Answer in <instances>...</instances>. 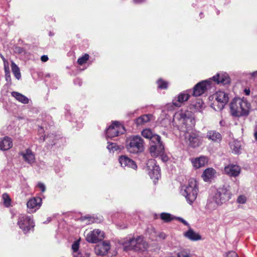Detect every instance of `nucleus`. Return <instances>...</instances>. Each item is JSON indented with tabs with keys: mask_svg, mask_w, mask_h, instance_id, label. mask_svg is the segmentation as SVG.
I'll return each mask as SVG.
<instances>
[{
	"mask_svg": "<svg viewBox=\"0 0 257 257\" xmlns=\"http://www.w3.org/2000/svg\"><path fill=\"white\" fill-rule=\"evenodd\" d=\"M173 123L186 133L185 139L190 147L197 148L202 144L203 137L199 132L193 130L195 120L190 112L183 110L177 112L174 115Z\"/></svg>",
	"mask_w": 257,
	"mask_h": 257,
	"instance_id": "obj_1",
	"label": "nucleus"
},
{
	"mask_svg": "<svg viewBox=\"0 0 257 257\" xmlns=\"http://www.w3.org/2000/svg\"><path fill=\"white\" fill-rule=\"evenodd\" d=\"M230 109L234 116H246L251 110V105L246 98H234L230 103Z\"/></svg>",
	"mask_w": 257,
	"mask_h": 257,
	"instance_id": "obj_2",
	"label": "nucleus"
},
{
	"mask_svg": "<svg viewBox=\"0 0 257 257\" xmlns=\"http://www.w3.org/2000/svg\"><path fill=\"white\" fill-rule=\"evenodd\" d=\"M180 192L189 204H192L196 200L198 192L196 180L194 178L190 179L186 184L181 186Z\"/></svg>",
	"mask_w": 257,
	"mask_h": 257,
	"instance_id": "obj_3",
	"label": "nucleus"
},
{
	"mask_svg": "<svg viewBox=\"0 0 257 257\" xmlns=\"http://www.w3.org/2000/svg\"><path fill=\"white\" fill-rule=\"evenodd\" d=\"M124 250L133 249L136 251H144L147 248L148 244L142 236L137 238H128L123 243Z\"/></svg>",
	"mask_w": 257,
	"mask_h": 257,
	"instance_id": "obj_4",
	"label": "nucleus"
},
{
	"mask_svg": "<svg viewBox=\"0 0 257 257\" xmlns=\"http://www.w3.org/2000/svg\"><path fill=\"white\" fill-rule=\"evenodd\" d=\"M127 151L133 154H137L144 151V141L138 136H133L128 140L126 145Z\"/></svg>",
	"mask_w": 257,
	"mask_h": 257,
	"instance_id": "obj_5",
	"label": "nucleus"
},
{
	"mask_svg": "<svg viewBox=\"0 0 257 257\" xmlns=\"http://www.w3.org/2000/svg\"><path fill=\"white\" fill-rule=\"evenodd\" d=\"M151 146L150 152L152 156L157 157L163 153L164 148L161 137L156 134H153L150 139Z\"/></svg>",
	"mask_w": 257,
	"mask_h": 257,
	"instance_id": "obj_6",
	"label": "nucleus"
},
{
	"mask_svg": "<svg viewBox=\"0 0 257 257\" xmlns=\"http://www.w3.org/2000/svg\"><path fill=\"white\" fill-rule=\"evenodd\" d=\"M18 224L25 233H28L34 227L33 220L31 217L25 214L19 215Z\"/></svg>",
	"mask_w": 257,
	"mask_h": 257,
	"instance_id": "obj_7",
	"label": "nucleus"
},
{
	"mask_svg": "<svg viewBox=\"0 0 257 257\" xmlns=\"http://www.w3.org/2000/svg\"><path fill=\"white\" fill-rule=\"evenodd\" d=\"M125 132L124 126L117 121L113 122L106 130L107 138H113L122 134Z\"/></svg>",
	"mask_w": 257,
	"mask_h": 257,
	"instance_id": "obj_8",
	"label": "nucleus"
},
{
	"mask_svg": "<svg viewBox=\"0 0 257 257\" xmlns=\"http://www.w3.org/2000/svg\"><path fill=\"white\" fill-rule=\"evenodd\" d=\"M148 174L151 178L154 180H158L161 176L160 168L156 165V162L154 159L149 160L147 163Z\"/></svg>",
	"mask_w": 257,
	"mask_h": 257,
	"instance_id": "obj_9",
	"label": "nucleus"
},
{
	"mask_svg": "<svg viewBox=\"0 0 257 257\" xmlns=\"http://www.w3.org/2000/svg\"><path fill=\"white\" fill-rule=\"evenodd\" d=\"M214 196L217 200V202L222 205L231 198V193L227 187H223L217 190Z\"/></svg>",
	"mask_w": 257,
	"mask_h": 257,
	"instance_id": "obj_10",
	"label": "nucleus"
},
{
	"mask_svg": "<svg viewBox=\"0 0 257 257\" xmlns=\"http://www.w3.org/2000/svg\"><path fill=\"white\" fill-rule=\"evenodd\" d=\"M211 79L202 81L197 83L194 87L193 95L194 96H200L204 93L207 89L211 88Z\"/></svg>",
	"mask_w": 257,
	"mask_h": 257,
	"instance_id": "obj_11",
	"label": "nucleus"
},
{
	"mask_svg": "<svg viewBox=\"0 0 257 257\" xmlns=\"http://www.w3.org/2000/svg\"><path fill=\"white\" fill-rule=\"evenodd\" d=\"M213 98L215 99L218 103L217 108L215 109L216 110H222L229 100L228 94L222 91L216 92L213 95Z\"/></svg>",
	"mask_w": 257,
	"mask_h": 257,
	"instance_id": "obj_12",
	"label": "nucleus"
},
{
	"mask_svg": "<svg viewBox=\"0 0 257 257\" xmlns=\"http://www.w3.org/2000/svg\"><path fill=\"white\" fill-rule=\"evenodd\" d=\"M104 237V232L98 229L90 231L86 235V240L90 243H96L102 240Z\"/></svg>",
	"mask_w": 257,
	"mask_h": 257,
	"instance_id": "obj_13",
	"label": "nucleus"
},
{
	"mask_svg": "<svg viewBox=\"0 0 257 257\" xmlns=\"http://www.w3.org/2000/svg\"><path fill=\"white\" fill-rule=\"evenodd\" d=\"M42 204V199L40 197H34L30 199L27 202L29 212H34L39 209Z\"/></svg>",
	"mask_w": 257,
	"mask_h": 257,
	"instance_id": "obj_14",
	"label": "nucleus"
},
{
	"mask_svg": "<svg viewBox=\"0 0 257 257\" xmlns=\"http://www.w3.org/2000/svg\"><path fill=\"white\" fill-rule=\"evenodd\" d=\"M19 155L22 157L23 160L28 164L32 165L36 161L34 153L29 149L19 153Z\"/></svg>",
	"mask_w": 257,
	"mask_h": 257,
	"instance_id": "obj_15",
	"label": "nucleus"
},
{
	"mask_svg": "<svg viewBox=\"0 0 257 257\" xmlns=\"http://www.w3.org/2000/svg\"><path fill=\"white\" fill-rule=\"evenodd\" d=\"M110 248L109 242L104 241L102 243L98 244L95 247L94 251L97 255H104L108 253Z\"/></svg>",
	"mask_w": 257,
	"mask_h": 257,
	"instance_id": "obj_16",
	"label": "nucleus"
},
{
	"mask_svg": "<svg viewBox=\"0 0 257 257\" xmlns=\"http://www.w3.org/2000/svg\"><path fill=\"white\" fill-rule=\"evenodd\" d=\"M210 79L211 80H213L217 84H222L223 85L228 84L230 82V78L228 75L225 72L218 73Z\"/></svg>",
	"mask_w": 257,
	"mask_h": 257,
	"instance_id": "obj_17",
	"label": "nucleus"
},
{
	"mask_svg": "<svg viewBox=\"0 0 257 257\" xmlns=\"http://www.w3.org/2000/svg\"><path fill=\"white\" fill-rule=\"evenodd\" d=\"M193 167L195 169H199L204 167L208 163L207 157L202 156L199 157L193 158L190 159Z\"/></svg>",
	"mask_w": 257,
	"mask_h": 257,
	"instance_id": "obj_18",
	"label": "nucleus"
},
{
	"mask_svg": "<svg viewBox=\"0 0 257 257\" xmlns=\"http://www.w3.org/2000/svg\"><path fill=\"white\" fill-rule=\"evenodd\" d=\"M224 173L230 177H236L240 173V168L239 166L229 164L224 168Z\"/></svg>",
	"mask_w": 257,
	"mask_h": 257,
	"instance_id": "obj_19",
	"label": "nucleus"
},
{
	"mask_svg": "<svg viewBox=\"0 0 257 257\" xmlns=\"http://www.w3.org/2000/svg\"><path fill=\"white\" fill-rule=\"evenodd\" d=\"M119 162L122 167L131 168L136 169L137 166L135 162L126 156H121L119 158Z\"/></svg>",
	"mask_w": 257,
	"mask_h": 257,
	"instance_id": "obj_20",
	"label": "nucleus"
},
{
	"mask_svg": "<svg viewBox=\"0 0 257 257\" xmlns=\"http://www.w3.org/2000/svg\"><path fill=\"white\" fill-rule=\"evenodd\" d=\"M189 97L190 95L187 91L181 92L173 100V105L177 107H180L184 102L188 100Z\"/></svg>",
	"mask_w": 257,
	"mask_h": 257,
	"instance_id": "obj_21",
	"label": "nucleus"
},
{
	"mask_svg": "<svg viewBox=\"0 0 257 257\" xmlns=\"http://www.w3.org/2000/svg\"><path fill=\"white\" fill-rule=\"evenodd\" d=\"M13 147V142L11 138L5 137L0 139V150L7 151Z\"/></svg>",
	"mask_w": 257,
	"mask_h": 257,
	"instance_id": "obj_22",
	"label": "nucleus"
},
{
	"mask_svg": "<svg viewBox=\"0 0 257 257\" xmlns=\"http://www.w3.org/2000/svg\"><path fill=\"white\" fill-rule=\"evenodd\" d=\"M184 236L192 241H197L201 239V237L199 234L195 232L191 228H189L187 231L184 233Z\"/></svg>",
	"mask_w": 257,
	"mask_h": 257,
	"instance_id": "obj_23",
	"label": "nucleus"
},
{
	"mask_svg": "<svg viewBox=\"0 0 257 257\" xmlns=\"http://www.w3.org/2000/svg\"><path fill=\"white\" fill-rule=\"evenodd\" d=\"M215 174L216 171L214 169L208 168L204 171L202 177L205 182H208L215 177Z\"/></svg>",
	"mask_w": 257,
	"mask_h": 257,
	"instance_id": "obj_24",
	"label": "nucleus"
},
{
	"mask_svg": "<svg viewBox=\"0 0 257 257\" xmlns=\"http://www.w3.org/2000/svg\"><path fill=\"white\" fill-rule=\"evenodd\" d=\"M217 200L216 199L215 197L213 196L208 198L207 203L206 204V208L210 211L215 210L218 205H221L220 203L217 202Z\"/></svg>",
	"mask_w": 257,
	"mask_h": 257,
	"instance_id": "obj_25",
	"label": "nucleus"
},
{
	"mask_svg": "<svg viewBox=\"0 0 257 257\" xmlns=\"http://www.w3.org/2000/svg\"><path fill=\"white\" fill-rule=\"evenodd\" d=\"M206 137L213 142L220 141L221 139V135L215 131H209L207 132Z\"/></svg>",
	"mask_w": 257,
	"mask_h": 257,
	"instance_id": "obj_26",
	"label": "nucleus"
},
{
	"mask_svg": "<svg viewBox=\"0 0 257 257\" xmlns=\"http://www.w3.org/2000/svg\"><path fill=\"white\" fill-rule=\"evenodd\" d=\"M12 95L17 100L23 103L27 104L29 102L28 98L21 93L14 91L12 92Z\"/></svg>",
	"mask_w": 257,
	"mask_h": 257,
	"instance_id": "obj_27",
	"label": "nucleus"
},
{
	"mask_svg": "<svg viewBox=\"0 0 257 257\" xmlns=\"http://www.w3.org/2000/svg\"><path fill=\"white\" fill-rule=\"evenodd\" d=\"M230 146L232 152L238 154L240 152L241 144L239 141L234 140L230 143Z\"/></svg>",
	"mask_w": 257,
	"mask_h": 257,
	"instance_id": "obj_28",
	"label": "nucleus"
},
{
	"mask_svg": "<svg viewBox=\"0 0 257 257\" xmlns=\"http://www.w3.org/2000/svg\"><path fill=\"white\" fill-rule=\"evenodd\" d=\"M151 117L152 115L151 114L143 115L136 119V122L137 125H142L144 123L148 122L150 120Z\"/></svg>",
	"mask_w": 257,
	"mask_h": 257,
	"instance_id": "obj_29",
	"label": "nucleus"
},
{
	"mask_svg": "<svg viewBox=\"0 0 257 257\" xmlns=\"http://www.w3.org/2000/svg\"><path fill=\"white\" fill-rule=\"evenodd\" d=\"M12 71L15 77L17 79H20L21 77L20 70L19 67L13 62L11 64Z\"/></svg>",
	"mask_w": 257,
	"mask_h": 257,
	"instance_id": "obj_30",
	"label": "nucleus"
},
{
	"mask_svg": "<svg viewBox=\"0 0 257 257\" xmlns=\"http://www.w3.org/2000/svg\"><path fill=\"white\" fill-rule=\"evenodd\" d=\"M160 217L164 221L168 222L175 219V217L171 214L168 213H162L160 214Z\"/></svg>",
	"mask_w": 257,
	"mask_h": 257,
	"instance_id": "obj_31",
	"label": "nucleus"
},
{
	"mask_svg": "<svg viewBox=\"0 0 257 257\" xmlns=\"http://www.w3.org/2000/svg\"><path fill=\"white\" fill-rule=\"evenodd\" d=\"M2 199L3 200V203L6 207L10 206L11 203V199L7 193H5L2 195Z\"/></svg>",
	"mask_w": 257,
	"mask_h": 257,
	"instance_id": "obj_32",
	"label": "nucleus"
},
{
	"mask_svg": "<svg viewBox=\"0 0 257 257\" xmlns=\"http://www.w3.org/2000/svg\"><path fill=\"white\" fill-rule=\"evenodd\" d=\"M168 257H191L185 250H181L178 253H171Z\"/></svg>",
	"mask_w": 257,
	"mask_h": 257,
	"instance_id": "obj_33",
	"label": "nucleus"
},
{
	"mask_svg": "<svg viewBox=\"0 0 257 257\" xmlns=\"http://www.w3.org/2000/svg\"><path fill=\"white\" fill-rule=\"evenodd\" d=\"M107 149L110 152H114L115 151L118 150L120 149L119 146L117 145L115 143H109L108 142V145L107 146Z\"/></svg>",
	"mask_w": 257,
	"mask_h": 257,
	"instance_id": "obj_34",
	"label": "nucleus"
},
{
	"mask_svg": "<svg viewBox=\"0 0 257 257\" xmlns=\"http://www.w3.org/2000/svg\"><path fill=\"white\" fill-rule=\"evenodd\" d=\"M89 58V56L87 54H85L81 57L79 58L77 60V63L79 65H82L83 64L85 63L86 61L88 60Z\"/></svg>",
	"mask_w": 257,
	"mask_h": 257,
	"instance_id": "obj_35",
	"label": "nucleus"
},
{
	"mask_svg": "<svg viewBox=\"0 0 257 257\" xmlns=\"http://www.w3.org/2000/svg\"><path fill=\"white\" fill-rule=\"evenodd\" d=\"M74 257H90V253L88 251L81 249L78 252L74 254Z\"/></svg>",
	"mask_w": 257,
	"mask_h": 257,
	"instance_id": "obj_36",
	"label": "nucleus"
},
{
	"mask_svg": "<svg viewBox=\"0 0 257 257\" xmlns=\"http://www.w3.org/2000/svg\"><path fill=\"white\" fill-rule=\"evenodd\" d=\"M154 134L152 132V131L150 129H145L142 132V136L147 139H150L151 138L152 136H153Z\"/></svg>",
	"mask_w": 257,
	"mask_h": 257,
	"instance_id": "obj_37",
	"label": "nucleus"
},
{
	"mask_svg": "<svg viewBox=\"0 0 257 257\" xmlns=\"http://www.w3.org/2000/svg\"><path fill=\"white\" fill-rule=\"evenodd\" d=\"M158 87L161 89H166L168 87V82L164 81L162 79H159L157 81Z\"/></svg>",
	"mask_w": 257,
	"mask_h": 257,
	"instance_id": "obj_38",
	"label": "nucleus"
},
{
	"mask_svg": "<svg viewBox=\"0 0 257 257\" xmlns=\"http://www.w3.org/2000/svg\"><path fill=\"white\" fill-rule=\"evenodd\" d=\"M79 246V241L77 240L75 241L72 245V249L73 250V254L76 252H78L79 250H78Z\"/></svg>",
	"mask_w": 257,
	"mask_h": 257,
	"instance_id": "obj_39",
	"label": "nucleus"
},
{
	"mask_svg": "<svg viewBox=\"0 0 257 257\" xmlns=\"http://www.w3.org/2000/svg\"><path fill=\"white\" fill-rule=\"evenodd\" d=\"M246 201V197L243 195L239 196L237 199V202L240 204H244L245 203Z\"/></svg>",
	"mask_w": 257,
	"mask_h": 257,
	"instance_id": "obj_40",
	"label": "nucleus"
},
{
	"mask_svg": "<svg viewBox=\"0 0 257 257\" xmlns=\"http://www.w3.org/2000/svg\"><path fill=\"white\" fill-rule=\"evenodd\" d=\"M5 71L6 80L8 81L11 78L10 72L8 66H5Z\"/></svg>",
	"mask_w": 257,
	"mask_h": 257,
	"instance_id": "obj_41",
	"label": "nucleus"
},
{
	"mask_svg": "<svg viewBox=\"0 0 257 257\" xmlns=\"http://www.w3.org/2000/svg\"><path fill=\"white\" fill-rule=\"evenodd\" d=\"M203 104V103L202 101L199 100L198 102H197V103L194 105V106L195 107H196V109H197L198 111H200L202 107Z\"/></svg>",
	"mask_w": 257,
	"mask_h": 257,
	"instance_id": "obj_42",
	"label": "nucleus"
},
{
	"mask_svg": "<svg viewBox=\"0 0 257 257\" xmlns=\"http://www.w3.org/2000/svg\"><path fill=\"white\" fill-rule=\"evenodd\" d=\"M37 187L40 189L42 192H44L46 190L45 185L42 182H39L37 184Z\"/></svg>",
	"mask_w": 257,
	"mask_h": 257,
	"instance_id": "obj_43",
	"label": "nucleus"
},
{
	"mask_svg": "<svg viewBox=\"0 0 257 257\" xmlns=\"http://www.w3.org/2000/svg\"><path fill=\"white\" fill-rule=\"evenodd\" d=\"M227 257H238V256L235 252L231 251L227 254Z\"/></svg>",
	"mask_w": 257,
	"mask_h": 257,
	"instance_id": "obj_44",
	"label": "nucleus"
},
{
	"mask_svg": "<svg viewBox=\"0 0 257 257\" xmlns=\"http://www.w3.org/2000/svg\"><path fill=\"white\" fill-rule=\"evenodd\" d=\"M175 219H177V220H179L180 222L183 223L184 225H185L186 226H189L188 222L186 220H185L184 219H183L182 218L177 217V218H175Z\"/></svg>",
	"mask_w": 257,
	"mask_h": 257,
	"instance_id": "obj_45",
	"label": "nucleus"
},
{
	"mask_svg": "<svg viewBox=\"0 0 257 257\" xmlns=\"http://www.w3.org/2000/svg\"><path fill=\"white\" fill-rule=\"evenodd\" d=\"M41 60L42 62H46L48 60V57L47 55H43L41 58Z\"/></svg>",
	"mask_w": 257,
	"mask_h": 257,
	"instance_id": "obj_46",
	"label": "nucleus"
},
{
	"mask_svg": "<svg viewBox=\"0 0 257 257\" xmlns=\"http://www.w3.org/2000/svg\"><path fill=\"white\" fill-rule=\"evenodd\" d=\"M145 0H134V2L136 4H140L144 2Z\"/></svg>",
	"mask_w": 257,
	"mask_h": 257,
	"instance_id": "obj_47",
	"label": "nucleus"
},
{
	"mask_svg": "<svg viewBox=\"0 0 257 257\" xmlns=\"http://www.w3.org/2000/svg\"><path fill=\"white\" fill-rule=\"evenodd\" d=\"M244 91L245 95H249L250 90L249 89H245Z\"/></svg>",
	"mask_w": 257,
	"mask_h": 257,
	"instance_id": "obj_48",
	"label": "nucleus"
},
{
	"mask_svg": "<svg viewBox=\"0 0 257 257\" xmlns=\"http://www.w3.org/2000/svg\"><path fill=\"white\" fill-rule=\"evenodd\" d=\"M159 236L163 239H165L166 238V235L164 233H160Z\"/></svg>",
	"mask_w": 257,
	"mask_h": 257,
	"instance_id": "obj_49",
	"label": "nucleus"
},
{
	"mask_svg": "<svg viewBox=\"0 0 257 257\" xmlns=\"http://www.w3.org/2000/svg\"><path fill=\"white\" fill-rule=\"evenodd\" d=\"M223 121L222 120H220L219 122V123H220V125H221V126L223 125Z\"/></svg>",
	"mask_w": 257,
	"mask_h": 257,
	"instance_id": "obj_50",
	"label": "nucleus"
},
{
	"mask_svg": "<svg viewBox=\"0 0 257 257\" xmlns=\"http://www.w3.org/2000/svg\"><path fill=\"white\" fill-rule=\"evenodd\" d=\"M254 137L256 140H257V131L254 133Z\"/></svg>",
	"mask_w": 257,
	"mask_h": 257,
	"instance_id": "obj_51",
	"label": "nucleus"
},
{
	"mask_svg": "<svg viewBox=\"0 0 257 257\" xmlns=\"http://www.w3.org/2000/svg\"><path fill=\"white\" fill-rule=\"evenodd\" d=\"M256 74H257V71L254 72L252 73V75H253V76H255Z\"/></svg>",
	"mask_w": 257,
	"mask_h": 257,
	"instance_id": "obj_52",
	"label": "nucleus"
},
{
	"mask_svg": "<svg viewBox=\"0 0 257 257\" xmlns=\"http://www.w3.org/2000/svg\"><path fill=\"white\" fill-rule=\"evenodd\" d=\"M43 131V128H40V129L39 130V132L40 133H41V132H42Z\"/></svg>",
	"mask_w": 257,
	"mask_h": 257,
	"instance_id": "obj_53",
	"label": "nucleus"
},
{
	"mask_svg": "<svg viewBox=\"0 0 257 257\" xmlns=\"http://www.w3.org/2000/svg\"><path fill=\"white\" fill-rule=\"evenodd\" d=\"M167 106H168V107H169L170 106H171V107H173V105L172 104H168L167 105Z\"/></svg>",
	"mask_w": 257,
	"mask_h": 257,
	"instance_id": "obj_54",
	"label": "nucleus"
},
{
	"mask_svg": "<svg viewBox=\"0 0 257 257\" xmlns=\"http://www.w3.org/2000/svg\"><path fill=\"white\" fill-rule=\"evenodd\" d=\"M47 219H48V222H50L51 221V220L50 217L48 218Z\"/></svg>",
	"mask_w": 257,
	"mask_h": 257,
	"instance_id": "obj_55",
	"label": "nucleus"
},
{
	"mask_svg": "<svg viewBox=\"0 0 257 257\" xmlns=\"http://www.w3.org/2000/svg\"><path fill=\"white\" fill-rule=\"evenodd\" d=\"M1 58L3 59V60H5V58L4 57V56L2 55H0Z\"/></svg>",
	"mask_w": 257,
	"mask_h": 257,
	"instance_id": "obj_56",
	"label": "nucleus"
},
{
	"mask_svg": "<svg viewBox=\"0 0 257 257\" xmlns=\"http://www.w3.org/2000/svg\"><path fill=\"white\" fill-rule=\"evenodd\" d=\"M41 140L44 141L45 140V138H40Z\"/></svg>",
	"mask_w": 257,
	"mask_h": 257,
	"instance_id": "obj_57",
	"label": "nucleus"
},
{
	"mask_svg": "<svg viewBox=\"0 0 257 257\" xmlns=\"http://www.w3.org/2000/svg\"><path fill=\"white\" fill-rule=\"evenodd\" d=\"M256 201L257 202V196H256Z\"/></svg>",
	"mask_w": 257,
	"mask_h": 257,
	"instance_id": "obj_58",
	"label": "nucleus"
}]
</instances>
